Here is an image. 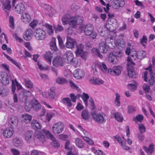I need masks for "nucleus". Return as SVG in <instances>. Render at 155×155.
Instances as JSON below:
<instances>
[{
  "mask_svg": "<svg viewBox=\"0 0 155 155\" xmlns=\"http://www.w3.org/2000/svg\"><path fill=\"white\" fill-rule=\"evenodd\" d=\"M115 58H116V55H114L113 53H110L108 58V60L110 61L113 64L115 63L116 61H115V63H114V61Z\"/></svg>",
  "mask_w": 155,
  "mask_h": 155,
  "instance_id": "47",
  "label": "nucleus"
},
{
  "mask_svg": "<svg viewBox=\"0 0 155 155\" xmlns=\"http://www.w3.org/2000/svg\"><path fill=\"white\" fill-rule=\"evenodd\" d=\"M11 151L13 155H19L20 153V151L18 149L12 148L10 150Z\"/></svg>",
  "mask_w": 155,
  "mask_h": 155,
  "instance_id": "56",
  "label": "nucleus"
},
{
  "mask_svg": "<svg viewBox=\"0 0 155 155\" xmlns=\"http://www.w3.org/2000/svg\"><path fill=\"white\" fill-rule=\"evenodd\" d=\"M8 78V77L6 74L5 77H2L1 82L3 84L5 85H6L9 83V81Z\"/></svg>",
  "mask_w": 155,
  "mask_h": 155,
  "instance_id": "46",
  "label": "nucleus"
},
{
  "mask_svg": "<svg viewBox=\"0 0 155 155\" xmlns=\"http://www.w3.org/2000/svg\"><path fill=\"white\" fill-rule=\"evenodd\" d=\"M91 84L100 85L104 83V81L99 78H91L89 80Z\"/></svg>",
  "mask_w": 155,
  "mask_h": 155,
  "instance_id": "20",
  "label": "nucleus"
},
{
  "mask_svg": "<svg viewBox=\"0 0 155 155\" xmlns=\"http://www.w3.org/2000/svg\"><path fill=\"white\" fill-rule=\"evenodd\" d=\"M127 70L128 71V76L130 78H136L137 77V75L134 72V67L131 66L130 64H128L127 67Z\"/></svg>",
  "mask_w": 155,
  "mask_h": 155,
  "instance_id": "13",
  "label": "nucleus"
},
{
  "mask_svg": "<svg viewBox=\"0 0 155 155\" xmlns=\"http://www.w3.org/2000/svg\"><path fill=\"white\" fill-rule=\"evenodd\" d=\"M9 90L7 88H0V95L2 97L7 96L9 93Z\"/></svg>",
  "mask_w": 155,
  "mask_h": 155,
  "instance_id": "22",
  "label": "nucleus"
},
{
  "mask_svg": "<svg viewBox=\"0 0 155 155\" xmlns=\"http://www.w3.org/2000/svg\"><path fill=\"white\" fill-rule=\"evenodd\" d=\"M124 119L122 115L119 113L117 112V121L119 122H122Z\"/></svg>",
  "mask_w": 155,
  "mask_h": 155,
  "instance_id": "62",
  "label": "nucleus"
},
{
  "mask_svg": "<svg viewBox=\"0 0 155 155\" xmlns=\"http://www.w3.org/2000/svg\"><path fill=\"white\" fill-rule=\"evenodd\" d=\"M55 39H53L50 43V48L51 50L56 51L57 50L58 48L56 45Z\"/></svg>",
  "mask_w": 155,
  "mask_h": 155,
  "instance_id": "35",
  "label": "nucleus"
},
{
  "mask_svg": "<svg viewBox=\"0 0 155 155\" xmlns=\"http://www.w3.org/2000/svg\"><path fill=\"white\" fill-rule=\"evenodd\" d=\"M20 93L21 94V97H22L23 95H24L25 97H26V100L27 98L31 95V93L30 91L27 90L22 91Z\"/></svg>",
  "mask_w": 155,
  "mask_h": 155,
  "instance_id": "36",
  "label": "nucleus"
},
{
  "mask_svg": "<svg viewBox=\"0 0 155 155\" xmlns=\"http://www.w3.org/2000/svg\"><path fill=\"white\" fill-rule=\"evenodd\" d=\"M137 137L140 141L142 142L144 139V136L141 133L137 134Z\"/></svg>",
  "mask_w": 155,
  "mask_h": 155,
  "instance_id": "63",
  "label": "nucleus"
},
{
  "mask_svg": "<svg viewBox=\"0 0 155 155\" xmlns=\"http://www.w3.org/2000/svg\"><path fill=\"white\" fill-rule=\"evenodd\" d=\"M33 103L32 105L31 104H29V107L27 106V103H26V105L25 106V109L27 111H28L30 110L31 109L32 107L34 109L37 111L38 110L41 108V105L35 99H33L32 101Z\"/></svg>",
  "mask_w": 155,
  "mask_h": 155,
  "instance_id": "7",
  "label": "nucleus"
},
{
  "mask_svg": "<svg viewBox=\"0 0 155 155\" xmlns=\"http://www.w3.org/2000/svg\"><path fill=\"white\" fill-rule=\"evenodd\" d=\"M143 148L144 151L148 155H151L154 151V145L152 143H151L150 144L148 148L146 146H144Z\"/></svg>",
  "mask_w": 155,
  "mask_h": 155,
  "instance_id": "21",
  "label": "nucleus"
},
{
  "mask_svg": "<svg viewBox=\"0 0 155 155\" xmlns=\"http://www.w3.org/2000/svg\"><path fill=\"white\" fill-rule=\"evenodd\" d=\"M9 25L11 28L12 29L14 28V19L13 17L12 16H10L9 17Z\"/></svg>",
  "mask_w": 155,
  "mask_h": 155,
  "instance_id": "53",
  "label": "nucleus"
},
{
  "mask_svg": "<svg viewBox=\"0 0 155 155\" xmlns=\"http://www.w3.org/2000/svg\"><path fill=\"white\" fill-rule=\"evenodd\" d=\"M20 93L21 94V97H22L23 95H24L25 97H26V100L27 98L31 95V93L30 91L27 90L22 91Z\"/></svg>",
  "mask_w": 155,
  "mask_h": 155,
  "instance_id": "37",
  "label": "nucleus"
},
{
  "mask_svg": "<svg viewBox=\"0 0 155 155\" xmlns=\"http://www.w3.org/2000/svg\"><path fill=\"white\" fill-rule=\"evenodd\" d=\"M38 23L37 20H34L31 21L29 24V26L32 28H34Z\"/></svg>",
  "mask_w": 155,
  "mask_h": 155,
  "instance_id": "64",
  "label": "nucleus"
},
{
  "mask_svg": "<svg viewBox=\"0 0 155 155\" xmlns=\"http://www.w3.org/2000/svg\"><path fill=\"white\" fill-rule=\"evenodd\" d=\"M125 47V43L123 39H120L117 41V48L118 49H123Z\"/></svg>",
  "mask_w": 155,
  "mask_h": 155,
  "instance_id": "29",
  "label": "nucleus"
},
{
  "mask_svg": "<svg viewBox=\"0 0 155 155\" xmlns=\"http://www.w3.org/2000/svg\"><path fill=\"white\" fill-rule=\"evenodd\" d=\"M54 88L51 87L50 88V92L48 93V97L50 99H53L55 96V92L53 91Z\"/></svg>",
  "mask_w": 155,
  "mask_h": 155,
  "instance_id": "45",
  "label": "nucleus"
},
{
  "mask_svg": "<svg viewBox=\"0 0 155 155\" xmlns=\"http://www.w3.org/2000/svg\"><path fill=\"white\" fill-rule=\"evenodd\" d=\"M9 122L12 127L14 128L17 125L18 120L16 117H12L10 118Z\"/></svg>",
  "mask_w": 155,
  "mask_h": 155,
  "instance_id": "31",
  "label": "nucleus"
},
{
  "mask_svg": "<svg viewBox=\"0 0 155 155\" xmlns=\"http://www.w3.org/2000/svg\"><path fill=\"white\" fill-rule=\"evenodd\" d=\"M44 129H43L42 131H38L36 132L35 137V138L38 139L39 141L43 142L45 140V137L44 136V134H45L48 136V134H47L46 133L44 132L43 130Z\"/></svg>",
  "mask_w": 155,
  "mask_h": 155,
  "instance_id": "14",
  "label": "nucleus"
},
{
  "mask_svg": "<svg viewBox=\"0 0 155 155\" xmlns=\"http://www.w3.org/2000/svg\"><path fill=\"white\" fill-rule=\"evenodd\" d=\"M117 140L119 143L120 146L124 150H128L130 149V147L126 146V144L125 142H123L120 137H117Z\"/></svg>",
  "mask_w": 155,
  "mask_h": 155,
  "instance_id": "33",
  "label": "nucleus"
},
{
  "mask_svg": "<svg viewBox=\"0 0 155 155\" xmlns=\"http://www.w3.org/2000/svg\"><path fill=\"white\" fill-rule=\"evenodd\" d=\"M81 117L84 120H87L90 118V114L88 110H84L82 112Z\"/></svg>",
  "mask_w": 155,
  "mask_h": 155,
  "instance_id": "30",
  "label": "nucleus"
},
{
  "mask_svg": "<svg viewBox=\"0 0 155 155\" xmlns=\"http://www.w3.org/2000/svg\"><path fill=\"white\" fill-rule=\"evenodd\" d=\"M52 63L53 65L55 67L62 66L64 64L62 58L59 56L55 58L53 60Z\"/></svg>",
  "mask_w": 155,
  "mask_h": 155,
  "instance_id": "12",
  "label": "nucleus"
},
{
  "mask_svg": "<svg viewBox=\"0 0 155 155\" xmlns=\"http://www.w3.org/2000/svg\"><path fill=\"white\" fill-rule=\"evenodd\" d=\"M34 36L35 39L38 41L43 40L46 36L45 31L41 28H38L35 30Z\"/></svg>",
  "mask_w": 155,
  "mask_h": 155,
  "instance_id": "5",
  "label": "nucleus"
},
{
  "mask_svg": "<svg viewBox=\"0 0 155 155\" xmlns=\"http://www.w3.org/2000/svg\"><path fill=\"white\" fill-rule=\"evenodd\" d=\"M82 18L79 16L71 17L68 22V24L71 27L75 28L77 25L83 22Z\"/></svg>",
  "mask_w": 155,
  "mask_h": 155,
  "instance_id": "4",
  "label": "nucleus"
},
{
  "mask_svg": "<svg viewBox=\"0 0 155 155\" xmlns=\"http://www.w3.org/2000/svg\"><path fill=\"white\" fill-rule=\"evenodd\" d=\"M138 127L139 130L140 131V133H142L145 132V128L143 124H139L138 126Z\"/></svg>",
  "mask_w": 155,
  "mask_h": 155,
  "instance_id": "58",
  "label": "nucleus"
},
{
  "mask_svg": "<svg viewBox=\"0 0 155 155\" xmlns=\"http://www.w3.org/2000/svg\"><path fill=\"white\" fill-rule=\"evenodd\" d=\"M84 48V45L81 44H79L76 46V51L75 53L77 55L82 54L83 52Z\"/></svg>",
  "mask_w": 155,
  "mask_h": 155,
  "instance_id": "27",
  "label": "nucleus"
},
{
  "mask_svg": "<svg viewBox=\"0 0 155 155\" xmlns=\"http://www.w3.org/2000/svg\"><path fill=\"white\" fill-rule=\"evenodd\" d=\"M70 97L71 98V101L73 102H75L77 98H79L80 97V95L77 94L76 96H75L74 94L71 93L70 94Z\"/></svg>",
  "mask_w": 155,
  "mask_h": 155,
  "instance_id": "50",
  "label": "nucleus"
},
{
  "mask_svg": "<svg viewBox=\"0 0 155 155\" xmlns=\"http://www.w3.org/2000/svg\"><path fill=\"white\" fill-rule=\"evenodd\" d=\"M138 55V58L142 59L144 58L146 56V53L144 51H140Z\"/></svg>",
  "mask_w": 155,
  "mask_h": 155,
  "instance_id": "55",
  "label": "nucleus"
},
{
  "mask_svg": "<svg viewBox=\"0 0 155 155\" xmlns=\"http://www.w3.org/2000/svg\"><path fill=\"white\" fill-rule=\"evenodd\" d=\"M63 58L68 63L73 64V54L71 51H68L63 56Z\"/></svg>",
  "mask_w": 155,
  "mask_h": 155,
  "instance_id": "9",
  "label": "nucleus"
},
{
  "mask_svg": "<svg viewBox=\"0 0 155 155\" xmlns=\"http://www.w3.org/2000/svg\"><path fill=\"white\" fill-rule=\"evenodd\" d=\"M33 135V132L31 131H27L25 134V139L27 142H29L31 139Z\"/></svg>",
  "mask_w": 155,
  "mask_h": 155,
  "instance_id": "34",
  "label": "nucleus"
},
{
  "mask_svg": "<svg viewBox=\"0 0 155 155\" xmlns=\"http://www.w3.org/2000/svg\"><path fill=\"white\" fill-rule=\"evenodd\" d=\"M154 77L152 74H150V77L149 78L148 81L150 86L153 85L154 83L155 80L154 79Z\"/></svg>",
  "mask_w": 155,
  "mask_h": 155,
  "instance_id": "57",
  "label": "nucleus"
},
{
  "mask_svg": "<svg viewBox=\"0 0 155 155\" xmlns=\"http://www.w3.org/2000/svg\"><path fill=\"white\" fill-rule=\"evenodd\" d=\"M11 8V1L9 0H6L3 4L2 8L5 12L10 10Z\"/></svg>",
  "mask_w": 155,
  "mask_h": 155,
  "instance_id": "16",
  "label": "nucleus"
},
{
  "mask_svg": "<svg viewBox=\"0 0 155 155\" xmlns=\"http://www.w3.org/2000/svg\"><path fill=\"white\" fill-rule=\"evenodd\" d=\"M21 19L23 22L28 23L31 20V17L28 13L25 12L21 15Z\"/></svg>",
  "mask_w": 155,
  "mask_h": 155,
  "instance_id": "18",
  "label": "nucleus"
},
{
  "mask_svg": "<svg viewBox=\"0 0 155 155\" xmlns=\"http://www.w3.org/2000/svg\"><path fill=\"white\" fill-rule=\"evenodd\" d=\"M15 10L17 13L21 14L25 10V7L24 4L19 3L15 7Z\"/></svg>",
  "mask_w": 155,
  "mask_h": 155,
  "instance_id": "19",
  "label": "nucleus"
},
{
  "mask_svg": "<svg viewBox=\"0 0 155 155\" xmlns=\"http://www.w3.org/2000/svg\"><path fill=\"white\" fill-rule=\"evenodd\" d=\"M42 152L36 150H33L31 151V155H42Z\"/></svg>",
  "mask_w": 155,
  "mask_h": 155,
  "instance_id": "60",
  "label": "nucleus"
},
{
  "mask_svg": "<svg viewBox=\"0 0 155 155\" xmlns=\"http://www.w3.org/2000/svg\"><path fill=\"white\" fill-rule=\"evenodd\" d=\"M137 58H138V55L137 53L136 52H135L133 54L130 53V57H128L127 60L128 61H130V60H134Z\"/></svg>",
  "mask_w": 155,
  "mask_h": 155,
  "instance_id": "41",
  "label": "nucleus"
},
{
  "mask_svg": "<svg viewBox=\"0 0 155 155\" xmlns=\"http://www.w3.org/2000/svg\"><path fill=\"white\" fill-rule=\"evenodd\" d=\"M91 115L94 120L98 123H104L106 121V116L104 113L97 114L93 111L91 113Z\"/></svg>",
  "mask_w": 155,
  "mask_h": 155,
  "instance_id": "2",
  "label": "nucleus"
},
{
  "mask_svg": "<svg viewBox=\"0 0 155 155\" xmlns=\"http://www.w3.org/2000/svg\"><path fill=\"white\" fill-rule=\"evenodd\" d=\"M99 51L97 49H94L96 54L100 58H102V56L100 54L99 51L104 53H107L109 49L106 42L104 41L101 42L99 44Z\"/></svg>",
  "mask_w": 155,
  "mask_h": 155,
  "instance_id": "1",
  "label": "nucleus"
},
{
  "mask_svg": "<svg viewBox=\"0 0 155 155\" xmlns=\"http://www.w3.org/2000/svg\"><path fill=\"white\" fill-rule=\"evenodd\" d=\"M57 38L58 41L59 45L60 48L62 49H64L65 46L64 45L61 38L60 36H58Z\"/></svg>",
  "mask_w": 155,
  "mask_h": 155,
  "instance_id": "49",
  "label": "nucleus"
},
{
  "mask_svg": "<svg viewBox=\"0 0 155 155\" xmlns=\"http://www.w3.org/2000/svg\"><path fill=\"white\" fill-rule=\"evenodd\" d=\"M32 116L31 115L27 114H25L22 116V121L26 123H28L30 122Z\"/></svg>",
  "mask_w": 155,
  "mask_h": 155,
  "instance_id": "23",
  "label": "nucleus"
},
{
  "mask_svg": "<svg viewBox=\"0 0 155 155\" xmlns=\"http://www.w3.org/2000/svg\"><path fill=\"white\" fill-rule=\"evenodd\" d=\"M80 31L81 32H84L87 35H89L94 31V27L90 24L86 25H81L79 27Z\"/></svg>",
  "mask_w": 155,
  "mask_h": 155,
  "instance_id": "6",
  "label": "nucleus"
},
{
  "mask_svg": "<svg viewBox=\"0 0 155 155\" xmlns=\"http://www.w3.org/2000/svg\"><path fill=\"white\" fill-rule=\"evenodd\" d=\"M13 143L14 146L19 148L22 146V141L20 139L15 138L13 140Z\"/></svg>",
  "mask_w": 155,
  "mask_h": 155,
  "instance_id": "26",
  "label": "nucleus"
},
{
  "mask_svg": "<svg viewBox=\"0 0 155 155\" xmlns=\"http://www.w3.org/2000/svg\"><path fill=\"white\" fill-rule=\"evenodd\" d=\"M70 18L71 16L68 14H66L63 15L61 18V21L63 24L65 25L68 24Z\"/></svg>",
  "mask_w": 155,
  "mask_h": 155,
  "instance_id": "28",
  "label": "nucleus"
},
{
  "mask_svg": "<svg viewBox=\"0 0 155 155\" xmlns=\"http://www.w3.org/2000/svg\"><path fill=\"white\" fill-rule=\"evenodd\" d=\"M91 150L95 155H103L102 152L100 150H96L94 148H92L91 149Z\"/></svg>",
  "mask_w": 155,
  "mask_h": 155,
  "instance_id": "59",
  "label": "nucleus"
},
{
  "mask_svg": "<svg viewBox=\"0 0 155 155\" xmlns=\"http://www.w3.org/2000/svg\"><path fill=\"white\" fill-rule=\"evenodd\" d=\"M99 68L100 69L105 73L107 72V68L106 64L104 62L101 63L99 65Z\"/></svg>",
  "mask_w": 155,
  "mask_h": 155,
  "instance_id": "40",
  "label": "nucleus"
},
{
  "mask_svg": "<svg viewBox=\"0 0 155 155\" xmlns=\"http://www.w3.org/2000/svg\"><path fill=\"white\" fill-rule=\"evenodd\" d=\"M75 143L76 145L79 148H82L84 146V143L79 138H78L75 139Z\"/></svg>",
  "mask_w": 155,
  "mask_h": 155,
  "instance_id": "39",
  "label": "nucleus"
},
{
  "mask_svg": "<svg viewBox=\"0 0 155 155\" xmlns=\"http://www.w3.org/2000/svg\"><path fill=\"white\" fill-rule=\"evenodd\" d=\"M66 47L72 49L76 45L77 43L75 39L73 38L70 36H67L66 38Z\"/></svg>",
  "mask_w": 155,
  "mask_h": 155,
  "instance_id": "8",
  "label": "nucleus"
},
{
  "mask_svg": "<svg viewBox=\"0 0 155 155\" xmlns=\"http://www.w3.org/2000/svg\"><path fill=\"white\" fill-rule=\"evenodd\" d=\"M43 57L45 60L51 64V60L53 57V54L50 51H47L43 54Z\"/></svg>",
  "mask_w": 155,
  "mask_h": 155,
  "instance_id": "17",
  "label": "nucleus"
},
{
  "mask_svg": "<svg viewBox=\"0 0 155 155\" xmlns=\"http://www.w3.org/2000/svg\"><path fill=\"white\" fill-rule=\"evenodd\" d=\"M143 90L145 93H147L149 92L150 90L149 86L147 84H144L143 86Z\"/></svg>",
  "mask_w": 155,
  "mask_h": 155,
  "instance_id": "61",
  "label": "nucleus"
},
{
  "mask_svg": "<svg viewBox=\"0 0 155 155\" xmlns=\"http://www.w3.org/2000/svg\"><path fill=\"white\" fill-rule=\"evenodd\" d=\"M89 98V96L88 94L85 93H83L82 99L84 101L86 106H87L88 105L87 100Z\"/></svg>",
  "mask_w": 155,
  "mask_h": 155,
  "instance_id": "43",
  "label": "nucleus"
},
{
  "mask_svg": "<svg viewBox=\"0 0 155 155\" xmlns=\"http://www.w3.org/2000/svg\"><path fill=\"white\" fill-rule=\"evenodd\" d=\"M116 66L114 65L113 67V69H109L107 71V72L112 75H116Z\"/></svg>",
  "mask_w": 155,
  "mask_h": 155,
  "instance_id": "44",
  "label": "nucleus"
},
{
  "mask_svg": "<svg viewBox=\"0 0 155 155\" xmlns=\"http://www.w3.org/2000/svg\"><path fill=\"white\" fill-rule=\"evenodd\" d=\"M110 43L112 45V48H115L116 47L115 37L112 36L110 38Z\"/></svg>",
  "mask_w": 155,
  "mask_h": 155,
  "instance_id": "48",
  "label": "nucleus"
},
{
  "mask_svg": "<svg viewBox=\"0 0 155 155\" xmlns=\"http://www.w3.org/2000/svg\"><path fill=\"white\" fill-rule=\"evenodd\" d=\"M62 102L68 107H71L72 105L71 100L68 97L64 98L62 99Z\"/></svg>",
  "mask_w": 155,
  "mask_h": 155,
  "instance_id": "32",
  "label": "nucleus"
},
{
  "mask_svg": "<svg viewBox=\"0 0 155 155\" xmlns=\"http://www.w3.org/2000/svg\"><path fill=\"white\" fill-rule=\"evenodd\" d=\"M143 119V115L141 114H138L136 117H135L133 118V120L134 121H136V120L137 121L141 122Z\"/></svg>",
  "mask_w": 155,
  "mask_h": 155,
  "instance_id": "51",
  "label": "nucleus"
},
{
  "mask_svg": "<svg viewBox=\"0 0 155 155\" xmlns=\"http://www.w3.org/2000/svg\"><path fill=\"white\" fill-rule=\"evenodd\" d=\"M31 124L33 128L35 130H40L41 128L39 123L38 121L35 120H32Z\"/></svg>",
  "mask_w": 155,
  "mask_h": 155,
  "instance_id": "24",
  "label": "nucleus"
},
{
  "mask_svg": "<svg viewBox=\"0 0 155 155\" xmlns=\"http://www.w3.org/2000/svg\"><path fill=\"white\" fill-rule=\"evenodd\" d=\"M43 131L45 133L48 134L49 137L53 141L52 144L53 146L57 147H60V144L56 140L53 135L51 134L50 132L49 131L46 130H43Z\"/></svg>",
  "mask_w": 155,
  "mask_h": 155,
  "instance_id": "10",
  "label": "nucleus"
},
{
  "mask_svg": "<svg viewBox=\"0 0 155 155\" xmlns=\"http://www.w3.org/2000/svg\"><path fill=\"white\" fill-rule=\"evenodd\" d=\"M56 82L58 84H61L67 83L68 81L64 78L58 77L56 80Z\"/></svg>",
  "mask_w": 155,
  "mask_h": 155,
  "instance_id": "38",
  "label": "nucleus"
},
{
  "mask_svg": "<svg viewBox=\"0 0 155 155\" xmlns=\"http://www.w3.org/2000/svg\"><path fill=\"white\" fill-rule=\"evenodd\" d=\"M64 125L63 122H59L54 124L52 127L53 133L54 134L61 133L64 130Z\"/></svg>",
  "mask_w": 155,
  "mask_h": 155,
  "instance_id": "3",
  "label": "nucleus"
},
{
  "mask_svg": "<svg viewBox=\"0 0 155 155\" xmlns=\"http://www.w3.org/2000/svg\"><path fill=\"white\" fill-rule=\"evenodd\" d=\"M81 136L83 139L88 144H93V141L88 138L89 136H84L82 135Z\"/></svg>",
  "mask_w": 155,
  "mask_h": 155,
  "instance_id": "52",
  "label": "nucleus"
},
{
  "mask_svg": "<svg viewBox=\"0 0 155 155\" xmlns=\"http://www.w3.org/2000/svg\"><path fill=\"white\" fill-rule=\"evenodd\" d=\"M33 31L31 29L27 30L24 35V39L26 40H29L31 39Z\"/></svg>",
  "mask_w": 155,
  "mask_h": 155,
  "instance_id": "25",
  "label": "nucleus"
},
{
  "mask_svg": "<svg viewBox=\"0 0 155 155\" xmlns=\"http://www.w3.org/2000/svg\"><path fill=\"white\" fill-rule=\"evenodd\" d=\"M14 132V131L13 128H8L3 130V134L5 137L9 138L12 137Z\"/></svg>",
  "mask_w": 155,
  "mask_h": 155,
  "instance_id": "11",
  "label": "nucleus"
},
{
  "mask_svg": "<svg viewBox=\"0 0 155 155\" xmlns=\"http://www.w3.org/2000/svg\"><path fill=\"white\" fill-rule=\"evenodd\" d=\"M117 9L119 7L123 6L125 5V2L124 0H117Z\"/></svg>",
  "mask_w": 155,
  "mask_h": 155,
  "instance_id": "54",
  "label": "nucleus"
},
{
  "mask_svg": "<svg viewBox=\"0 0 155 155\" xmlns=\"http://www.w3.org/2000/svg\"><path fill=\"white\" fill-rule=\"evenodd\" d=\"M45 27L47 28V31L49 35H51L53 33V30L52 29L51 25L47 24H45Z\"/></svg>",
  "mask_w": 155,
  "mask_h": 155,
  "instance_id": "42",
  "label": "nucleus"
},
{
  "mask_svg": "<svg viewBox=\"0 0 155 155\" xmlns=\"http://www.w3.org/2000/svg\"><path fill=\"white\" fill-rule=\"evenodd\" d=\"M84 75V72L83 71L80 69H76L73 73L74 76L77 79H81L83 77Z\"/></svg>",
  "mask_w": 155,
  "mask_h": 155,
  "instance_id": "15",
  "label": "nucleus"
}]
</instances>
